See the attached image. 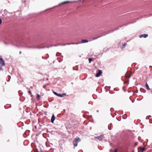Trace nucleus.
Returning a JSON list of instances; mask_svg holds the SVG:
<instances>
[{"instance_id": "9b49d317", "label": "nucleus", "mask_w": 152, "mask_h": 152, "mask_svg": "<svg viewBox=\"0 0 152 152\" xmlns=\"http://www.w3.org/2000/svg\"><path fill=\"white\" fill-rule=\"evenodd\" d=\"M145 150V147H142L140 149V152H143Z\"/></svg>"}, {"instance_id": "5701e85b", "label": "nucleus", "mask_w": 152, "mask_h": 152, "mask_svg": "<svg viewBox=\"0 0 152 152\" xmlns=\"http://www.w3.org/2000/svg\"><path fill=\"white\" fill-rule=\"evenodd\" d=\"M48 80V78H47V79H46V80Z\"/></svg>"}, {"instance_id": "20e7f679", "label": "nucleus", "mask_w": 152, "mask_h": 152, "mask_svg": "<svg viewBox=\"0 0 152 152\" xmlns=\"http://www.w3.org/2000/svg\"><path fill=\"white\" fill-rule=\"evenodd\" d=\"M102 73V71L100 70H99L98 71V72L96 75V77H99L101 75Z\"/></svg>"}, {"instance_id": "412c9836", "label": "nucleus", "mask_w": 152, "mask_h": 152, "mask_svg": "<svg viewBox=\"0 0 152 152\" xmlns=\"http://www.w3.org/2000/svg\"><path fill=\"white\" fill-rule=\"evenodd\" d=\"M125 76H126V77H127V78H128V77H129V76H127V75H126Z\"/></svg>"}, {"instance_id": "1a4fd4ad", "label": "nucleus", "mask_w": 152, "mask_h": 152, "mask_svg": "<svg viewBox=\"0 0 152 152\" xmlns=\"http://www.w3.org/2000/svg\"><path fill=\"white\" fill-rule=\"evenodd\" d=\"M88 41L87 39H82L81 40V42L82 43H85L88 42Z\"/></svg>"}, {"instance_id": "7ed1b4c3", "label": "nucleus", "mask_w": 152, "mask_h": 152, "mask_svg": "<svg viewBox=\"0 0 152 152\" xmlns=\"http://www.w3.org/2000/svg\"><path fill=\"white\" fill-rule=\"evenodd\" d=\"M104 137L103 135H101L100 136H99L98 137H95V138L96 139H97L98 140H102V139H103Z\"/></svg>"}, {"instance_id": "423d86ee", "label": "nucleus", "mask_w": 152, "mask_h": 152, "mask_svg": "<svg viewBox=\"0 0 152 152\" xmlns=\"http://www.w3.org/2000/svg\"><path fill=\"white\" fill-rule=\"evenodd\" d=\"M72 1H64L63 2L61 3L60 4H68L69 3H72ZM60 4H59V5Z\"/></svg>"}, {"instance_id": "0eeeda50", "label": "nucleus", "mask_w": 152, "mask_h": 152, "mask_svg": "<svg viewBox=\"0 0 152 152\" xmlns=\"http://www.w3.org/2000/svg\"><path fill=\"white\" fill-rule=\"evenodd\" d=\"M55 119V116L54 115H53L51 118V122L52 123H53L54 122V121Z\"/></svg>"}, {"instance_id": "f3484780", "label": "nucleus", "mask_w": 152, "mask_h": 152, "mask_svg": "<svg viewBox=\"0 0 152 152\" xmlns=\"http://www.w3.org/2000/svg\"><path fill=\"white\" fill-rule=\"evenodd\" d=\"M2 23V20L1 19H0V25Z\"/></svg>"}, {"instance_id": "ddd939ff", "label": "nucleus", "mask_w": 152, "mask_h": 152, "mask_svg": "<svg viewBox=\"0 0 152 152\" xmlns=\"http://www.w3.org/2000/svg\"><path fill=\"white\" fill-rule=\"evenodd\" d=\"M28 93L29 94L31 95V96L32 97V93H31V91H29L28 92Z\"/></svg>"}, {"instance_id": "b1692460", "label": "nucleus", "mask_w": 152, "mask_h": 152, "mask_svg": "<svg viewBox=\"0 0 152 152\" xmlns=\"http://www.w3.org/2000/svg\"><path fill=\"white\" fill-rule=\"evenodd\" d=\"M151 93H152V91H151Z\"/></svg>"}, {"instance_id": "6e6552de", "label": "nucleus", "mask_w": 152, "mask_h": 152, "mask_svg": "<svg viewBox=\"0 0 152 152\" xmlns=\"http://www.w3.org/2000/svg\"><path fill=\"white\" fill-rule=\"evenodd\" d=\"M66 95L65 93H63L62 94H58V96L60 97H62L65 96Z\"/></svg>"}, {"instance_id": "4468645a", "label": "nucleus", "mask_w": 152, "mask_h": 152, "mask_svg": "<svg viewBox=\"0 0 152 152\" xmlns=\"http://www.w3.org/2000/svg\"><path fill=\"white\" fill-rule=\"evenodd\" d=\"M93 61V59L92 58H89V63H91V62Z\"/></svg>"}, {"instance_id": "9d476101", "label": "nucleus", "mask_w": 152, "mask_h": 152, "mask_svg": "<svg viewBox=\"0 0 152 152\" xmlns=\"http://www.w3.org/2000/svg\"><path fill=\"white\" fill-rule=\"evenodd\" d=\"M145 86L146 88L148 90H150V89L148 85V84L147 83H146Z\"/></svg>"}, {"instance_id": "f8f14e48", "label": "nucleus", "mask_w": 152, "mask_h": 152, "mask_svg": "<svg viewBox=\"0 0 152 152\" xmlns=\"http://www.w3.org/2000/svg\"><path fill=\"white\" fill-rule=\"evenodd\" d=\"M37 99L39 101L40 100V95L39 94H37Z\"/></svg>"}, {"instance_id": "f03ea898", "label": "nucleus", "mask_w": 152, "mask_h": 152, "mask_svg": "<svg viewBox=\"0 0 152 152\" xmlns=\"http://www.w3.org/2000/svg\"><path fill=\"white\" fill-rule=\"evenodd\" d=\"M5 65L4 62L2 58L0 57V70H3L2 67Z\"/></svg>"}, {"instance_id": "f257e3e1", "label": "nucleus", "mask_w": 152, "mask_h": 152, "mask_svg": "<svg viewBox=\"0 0 152 152\" xmlns=\"http://www.w3.org/2000/svg\"><path fill=\"white\" fill-rule=\"evenodd\" d=\"M80 138L79 137H76V138L74 140L73 143L74 145V146L75 147H76L77 146L78 144V143L80 141Z\"/></svg>"}, {"instance_id": "39448f33", "label": "nucleus", "mask_w": 152, "mask_h": 152, "mask_svg": "<svg viewBox=\"0 0 152 152\" xmlns=\"http://www.w3.org/2000/svg\"><path fill=\"white\" fill-rule=\"evenodd\" d=\"M148 35L147 34H143L140 35L139 37L140 38H142V37H144V38H146L147 37H148Z\"/></svg>"}, {"instance_id": "2eb2a0df", "label": "nucleus", "mask_w": 152, "mask_h": 152, "mask_svg": "<svg viewBox=\"0 0 152 152\" xmlns=\"http://www.w3.org/2000/svg\"><path fill=\"white\" fill-rule=\"evenodd\" d=\"M53 93H54V94L58 96V94L56 92H53Z\"/></svg>"}, {"instance_id": "4be33fe9", "label": "nucleus", "mask_w": 152, "mask_h": 152, "mask_svg": "<svg viewBox=\"0 0 152 152\" xmlns=\"http://www.w3.org/2000/svg\"><path fill=\"white\" fill-rule=\"evenodd\" d=\"M21 53H22V52H21V51H20V52H19V53H20V54H21Z\"/></svg>"}, {"instance_id": "dca6fc26", "label": "nucleus", "mask_w": 152, "mask_h": 152, "mask_svg": "<svg viewBox=\"0 0 152 152\" xmlns=\"http://www.w3.org/2000/svg\"><path fill=\"white\" fill-rule=\"evenodd\" d=\"M114 152H118V149H116L115 150Z\"/></svg>"}, {"instance_id": "6ab92c4d", "label": "nucleus", "mask_w": 152, "mask_h": 152, "mask_svg": "<svg viewBox=\"0 0 152 152\" xmlns=\"http://www.w3.org/2000/svg\"><path fill=\"white\" fill-rule=\"evenodd\" d=\"M138 144V143L137 142H136L135 143V145H137Z\"/></svg>"}, {"instance_id": "a211bd4d", "label": "nucleus", "mask_w": 152, "mask_h": 152, "mask_svg": "<svg viewBox=\"0 0 152 152\" xmlns=\"http://www.w3.org/2000/svg\"><path fill=\"white\" fill-rule=\"evenodd\" d=\"M126 46V44H124L123 45V47L124 48Z\"/></svg>"}, {"instance_id": "aec40b11", "label": "nucleus", "mask_w": 152, "mask_h": 152, "mask_svg": "<svg viewBox=\"0 0 152 152\" xmlns=\"http://www.w3.org/2000/svg\"><path fill=\"white\" fill-rule=\"evenodd\" d=\"M98 38V37H95V38H94L93 39L94 40V39H97V38Z\"/></svg>"}]
</instances>
